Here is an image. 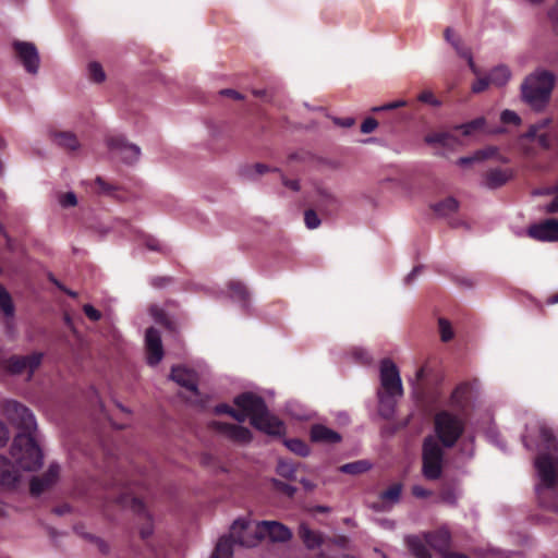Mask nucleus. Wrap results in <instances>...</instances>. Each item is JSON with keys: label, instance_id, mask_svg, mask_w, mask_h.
Wrapping results in <instances>:
<instances>
[{"label": "nucleus", "instance_id": "69168bd1", "mask_svg": "<svg viewBox=\"0 0 558 558\" xmlns=\"http://www.w3.org/2000/svg\"><path fill=\"white\" fill-rule=\"evenodd\" d=\"M220 95L231 97L235 100L244 99V96L242 94H240L239 92H236L234 89H230V88L220 90Z\"/></svg>", "mask_w": 558, "mask_h": 558}, {"label": "nucleus", "instance_id": "c03bdc74", "mask_svg": "<svg viewBox=\"0 0 558 558\" xmlns=\"http://www.w3.org/2000/svg\"><path fill=\"white\" fill-rule=\"evenodd\" d=\"M59 203L64 208L73 207L77 204V198L73 192H66L60 195Z\"/></svg>", "mask_w": 558, "mask_h": 558}, {"label": "nucleus", "instance_id": "58836bf2", "mask_svg": "<svg viewBox=\"0 0 558 558\" xmlns=\"http://www.w3.org/2000/svg\"><path fill=\"white\" fill-rule=\"evenodd\" d=\"M498 149L499 148L497 146L493 145L477 149L475 151V159H477V161L480 162L490 158H495L498 155Z\"/></svg>", "mask_w": 558, "mask_h": 558}, {"label": "nucleus", "instance_id": "7c9ffc66", "mask_svg": "<svg viewBox=\"0 0 558 558\" xmlns=\"http://www.w3.org/2000/svg\"><path fill=\"white\" fill-rule=\"evenodd\" d=\"M284 445L290 451L300 457H307L311 452L308 445L299 438L287 439Z\"/></svg>", "mask_w": 558, "mask_h": 558}, {"label": "nucleus", "instance_id": "e2e57ef3", "mask_svg": "<svg viewBox=\"0 0 558 558\" xmlns=\"http://www.w3.org/2000/svg\"><path fill=\"white\" fill-rule=\"evenodd\" d=\"M153 523L150 519L141 527L140 534L143 539H147L153 534Z\"/></svg>", "mask_w": 558, "mask_h": 558}, {"label": "nucleus", "instance_id": "e433bc0d", "mask_svg": "<svg viewBox=\"0 0 558 558\" xmlns=\"http://www.w3.org/2000/svg\"><path fill=\"white\" fill-rule=\"evenodd\" d=\"M88 73H89V78L95 83H101L106 78L102 66L98 62L89 63Z\"/></svg>", "mask_w": 558, "mask_h": 558}, {"label": "nucleus", "instance_id": "f257e3e1", "mask_svg": "<svg viewBox=\"0 0 558 558\" xmlns=\"http://www.w3.org/2000/svg\"><path fill=\"white\" fill-rule=\"evenodd\" d=\"M8 420L20 430L11 446V456L17 465L26 471H35L43 464V452L36 440L35 416L17 401L5 404Z\"/></svg>", "mask_w": 558, "mask_h": 558}, {"label": "nucleus", "instance_id": "6e6d98bb", "mask_svg": "<svg viewBox=\"0 0 558 558\" xmlns=\"http://www.w3.org/2000/svg\"><path fill=\"white\" fill-rule=\"evenodd\" d=\"M548 17L553 24L556 33H558V0L556 4L549 10Z\"/></svg>", "mask_w": 558, "mask_h": 558}, {"label": "nucleus", "instance_id": "864d4df0", "mask_svg": "<svg viewBox=\"0 0 558 558\" xmlns=\"http://www.w3.org/2000/svg\"><path fill=\"white\" fill-rule=\"evenodd\" d=\"M86 538L94 542L97 545L99 551H101L102 554H107L109 551L108 544L105 541L100 539L99 537L87 534Z\"/></svg>", "mask_w": 558, "mask_h": 558}, {"label": "nucleus", "instance_id": "9b49d317", "mask_svg": "<svg viewBox=\"0 0 558 558\" xmlns=\"http://www.w3.org/2000/svg\"><path fill=\"white\" fill-rule=\"evenodd\" d=\"M527 235L542 242L558 241V219L549 218L529 227Z\"/></svg>", "mask_w": 558, "mask_h": 558}, {"label": "nucleus", "instance_id": "ea45409f", "mask_svg": "<svg viewBox=\"0 0 558 558\" xmlns=\"http://www.w3.org/2000/svg\"><path fill=\"white\" fill-rule=\"evenodd\" d=\"M60 468L58 464H51L41 475V478L51 487L58 480Z\"/></svg>", "mask_w": 558, "mask_h": 558}, {"label": "nucleus", "instance_id": "0e129e2a", "mask_svg": "<svg viewBox=\"0 0 558 558\" xmlns=\"http://www.w3.org/2000/svg\"><path fill=\"white\" fill-rule=\"evenodd\" d=\"M280 177H281L282 183L286 187H288L294 192H298L300 190V183L298 180H290V179L284 178L283 175H280Z\"/></svg>", "mask_w": 558, "mask_h": 558}, {"label": "nucleus", "instance_id": "c85d7f7f", "mask_svg": "<svg viewBox=\"0 0 558 558\" xmlns=\"http://www.w3.org/2000/svg\"><path fill=\"white\" fill-rule=\"evenodd\" d=\"M485 124L486 119L484 117H480L466 123L456 125L454 130L461 131L464 136H469L475 131L483 129Z\"/></svg>", "mask_w": 558, "mask_h": 558}, {"label": "nucleus", "instance_id": "aec40b11", "mask_svg": "<svg viewBox=\"0 0 558 558\" xmlns=\"http://www.w3.org/2000/svg\"><path fill=\"white\" fill-rule=\"evenodd\" d=\"M550 119H543L537 123H534L530 125L529 130L524 134L525 138L537 141V143L544 147L549 148L550 147V138L547 133H539L542 130L546 129L550 124Z\"/></svg>", "mask_w": 558, "mask_h": 558}, {"label": "nucleus", "instance_id": "412c9836", "mask_svg": "<svg viewBox=\"0 0 558 558\" xmlns=\"http://www.w3.org/2000/svg\"><path fill=\"white\" fill-rule=\"evenodd\" d=\"M445 38L447 41H449L452 47L456 49L457 53L461 56L462 58L468 60V64L470 69L475 73V63L472 58L471 50L464 46L463 41L460 37L454 36L453 31L450 27H447L445 29Z\"/></svg>", "mask_w": 558, "mask_h": 558}, {"label": "nucleus", "instance_id": "680f3d73", "mask_svg": "<svg viewBox=\"0 0 558 558\" xmlns=\"http://www.w3.org/2000/svg\"><path fill=\"white\" fill-rule=\"evenodd\" d=\"M130 500H131V507L135 512L145 513V511H146L145 505L140 498L131 497Z\"/></svg>", "mask_w": 558, "mask_h": 558}, {"label": "nucleus", "instance_id": "8fccbe9b", "mask_svg": "<svg viewBox=\"0 0 558 558\" xmlns=\"http://www.w3.org/2000/svg\"><path fill=\"white\" fill-rule=\"evenodd\" d=\"M378 125V122L374 118H366L361 124V132L364 134L372 133Z\"/></svg>", "mask_w": 558, "mask_h": 558}, {"label": "nucleus", "instance_id": "1a4fd4ad", "mask_svg": "<svg viewBox=\"0 0 558 558\" xmlns=\"http://www.w3.org/2000/svg\"><path fill=\"white\" fill-rule=\"evenodd\" d=\"M108 148L114 153L125 163H133L137 161L141 149L134 144H130L123 136H111L107 141Z\"/></svg>", "mask_w": 558, "mask_h": 558}, {"label": "nucleus", "instance_id": "4be33fe9", "mask_svg": "<svg viewBox=\"0 0 558 558\" xmlns=\"http://www.w3.org/2000/svg\"><path fill=\"white\" fill-rule=\"evenodd\" d=\"M19 481V473L9 459L0 456V485L12 487Z\"/></svg>", "mask_w": 558, "mask_h": 558}, {"label": "nucleus", "instance_id": "0eeeda50", "mask_svg": "<svg viewBox=\"0 0 558 558\" xmlns=\"http://www.w3.org/2000/svg\"><path fill=\"white\" fill-rule=\"evenodd\" d=\"M442 445L433 436H427L422 446V473L428 481H436L442 474Z\"/></svg>", "mask_w": 558, "mask_h": 558}, {"label": "nucleus", "instance_id": "09e8293b", "mask_svg": "<svg viewBox=\"0 0 558 558\" xmlns=\"http://www.w3.org/2000/svg\"><path fill=\"white\" fill-rule=\"evenodd\" d=\"M550 192L555 193L556 196L549 204L546 205L545 211L547 214H556L558 213V183L551 189Z\"/></svg>", "mask_w": 558, "mask_h": 558}, {"label": "nucleus", "instance_id": "37998d69", "mask_svg": "<svg viewBox=\"0 0 558 558\" xmlns=\"http://www.w3.org/2000/svg\"><path fill=\"white\" fill-rule=\"evenodd\" d=\"M272 485L276 490L287 495L288 497H293V495L296 492V488L294 486H291L282 481L274 480Z\"/></svg>", "mask_w": 558, "mask_h": 558}, {"label": "nucleus", "instance_id": "338daca9", "mask_svg": "<svg viewBox=\"0 0 558 558\" xmlns=\"http://www.w3.org/2000/svg\"><path fill=\"white\" fill-rule=\"evenodd\" d=\"M231 411H232V408L229 404H227V403L217 404L215 407V409H214V412L216 414H228V415H230Z\"/></svg>", "mask_w": 558, "mask_h": 558}, {"label": "nucleus", "instance_id": "3c124183", "mask_svg": "<svg viewBox=\"0 0 558 558\" xmlns=\"http://www.w3.org/2000/svg\"><path fill=\"white\" fill-rule=\"evenodd\" d=\"M440 499L448 504V505H454L456 501H457V497H456V494L452 489H444L441 490L440 493Z\"/></svg>", "mask_w": 558, "mask_h": 558}, {"label": "nucleus", "instance_id": "b1692460", "mask_svg": "<svg viewBox=\"0 0 558 558\" xmlns=\"http://www.w3.org/2000/svg\"><path fill=\"white\" fill-rule=\"evenodd\" d=\"M409 549L416 558H430V553L426 541L421 539L418 536H409L407 538Z\"/></svg>", "mask_w": 558, "mask_h": 558}, {"label": "nucleus", "instance_id": "dca6fc26", "mask_svg": "<svg viewBox=\"0 0 558 558\" xmlns=\"http://www.w3.org/2000/svg\"><path fill=\"white\" fill-rule=\"evenodd\" d=\"M514 177V171L511 168H492L488 169L483 175V184L487 189L496 190L504 186Z\"/></svg>", "mask_w": 558, "mask_h": 558}, {"label": "nucleus", "instance_id": "6e6552de", "mask_svg": "<svg viewBox=\"0 0 558 558\" xmlns=\"http://www.w3.org/2000/svg\"><path fill=\"white\" fill-rule=\"evenodd\" d=\"M380 383L385 395L389 397L402 396L403 388L399 369L390 360H384L380 365Z\"/></svg>", "mask_w": 558, "mask_h": 558}, {"label": "nucleus", "instance_id": "423d86ee", "mask_svg": "<svg viewBox=\"0 0 558 558\" xmlns=\"http://www.w3.org/2000/svg\"><path fill=\"white\" fill-rule=\"evenodd\" d=\"M466 415L440 410L435 414L434 427L436 439L445 448H452L465 429Z\"/></svg>", "mask_w": 558, "mask_h": 558}, {"label": "nucleus", "instance_id": "c9c22d12", "mask_svg": "<svg viewBox=\"0 0 558 558\" xmlns=\"http://www.w3.org/2000/svg\"><path fill=\"white\" fill-rule=\"evenodd\" d=\"M438 327L441 341L448 342L453 338L454 333L449 320H447L446 318H439Z\"/></svg>", "mask_w": 558, "mask_h": 558}, {"label": "nucleus", "instance_id": "2f4dec72", "mask_svg": "<svg viewBox=\"0 0 558 558\" xmlns=\"http://www.w3.org/2000/svg\"><path fill=\"white\" fill-rule=\"evenodd\" d=\"M393 397L386 395L379 396V414L385 418H390L395 413Z\"/></svg>", "mask_w": 558, "mask_h": 558}, {"label": "nucleus", "instance_id": "473e14b6", "mask_svg": "<svg viewBox=\"0 0 558 558\" xmlns=\"http://www.w3.org/2000/svg\"><path fill=\"white\" fill-rule=\"evenodd\" d=\"M369 469V463L364 460L345 463L340 466V471L345 474H361L366 472Z\"/></svg>", "mask_w": 558, "mask_h": 558}, {"label": "nucleus", "instance_id": "39448f33", "mask_svg": "<svg viewBox=\"0 0 558 558\" xmlns=\"http://www.w3.org/2000/svg\"><path fill=\"white\" fill-rule=\"evenodd\" d=\"M555 82V75L546 70L530 74L521 85L522 99L537 111L544 109L549 102Z\"/></svg>", "mask_w": 558, "mask_h": 558}, {"label": "nucleus", "instance_id": "a19ab883", "mask_svg": "<svg viewBox=\"0 0 558 558\" xmlns=\"http://www.w3.org/2000/svg\"><path fill=\"white\" fill-rule=\"evenodd\" d=\"M304 222L308 229H316L320 225V219L314 209H307L304 213Z\"/></svg>", "mask_w": 558, "mask_h": 558}, {"label": "nucleus", "instance_id": "bb28decb", "mask_svg": "<svg viewBox=\"0 0 558 558\" xmlns=\"http://www.w3.org/2000/svg\"><path fill=\"white\" fill-rule=\"evenodd\" d=\"M54 142L57 145L68 150H75L80 146L78 140L71 132L54 133Z\"/></svg>", "mask_w": 558, "mask_h": 558}, {"label": "nucleus", "instance_id": "ddd939ff", "mask_svg": "<svg viewBox=\"0 0 558 558\" xmlns=\"http://www.w3.org/2000/svg\"><path fill=\"white\" fill-rule=\"evenodd\" d=\"M43 354L33 353L25 356H12L8 360V369L12 374H22L28 371L31 374L41 364Z\"/></svg>", "mask_w": 558, "mask_h": 558}, {"label": "nucleus", "instance_id": "72a5a7b5", "mask_svg": "<svg viewBox=\"0 0 558 558\" xmlns=\"http://www.w3.org/2000/svg\"><path fill=\"white\" fill-rule=\"evenodd\" d=\"M277 473L288 480H292L296 473V466L294 463L286 460H279L277 465Z\"/></svg>", "mask_w": 558, "mask_h": 558}, {"label": "nucleus", "instance_id": "f8f14e48", "mask_svg": "<svg viewBox=\"0 0 558 558\" xmlns=\"http://www.w3.org/2000/svg\"><path fill=\"white\" fill-rule=\"evenodd\" d=\"M211 426L219 433L226 435L231 440L239 444H248L252 438V432L242 425L223 423V422H213Z\"/></svg>", "mask_w": 558, "mask_h": 558}, {"label": "nucleus", "instance_id": "4468645a", "mask_svg": "<svg viewBox=\"0 0 558 558\" xmlns=\"http://www.w3.org/2000/svg\"><path fill=\"white\" fill-rule=\"evenodd\" d=\"M145 342L148 364L157 365L163 356V349L159 331L154 327H149L145 333Z\"/></svg>", "mask_w": 558, "mask_h": 558}, {"label": "nucleus", "instance_id": "49530a36", "mask_svg": "<svg viewBox=\"0 0 558 558\" xmlns=\"http://www.w3.org/2000/svg\"><path fill=\"white\" fill-rule=\"evenodd\" d=\"M83 312L92 322H98L101 318L100 311H98L90 304H85L83 306Z\"/></svg>", "mask_w": 558, "mask_h": 558}, {"label": "nucleus", "instance_id": "a878e982", "mask_svg": "<svg viewBox=\"0 0 558 558\" xmlns=\"http://www.w3.org/2000/svg\"><path fill=\"white\" fill-rule=\"evenodd\" d=\"M230 295L233 300L241 303L243 307L248 305L250 293L246 287L240 281H231L229 283Z\"/></svg>", "mask_w": 558, "mask_h": 558}, {"label": "nucleus", "instance_id": "f03ea898", "mask_svg": "<svg viewBox=\"0 0 558 558\" xmlns=\"http://www.w3.org/2000/svg\"><path fill=\"white\" fill-rule=\"evenodd\" d=\"M291 537V531L277 521H262L252 526L245 520L239 519L231 525L230 535L219 538L211 558H232L234 544L254 547L265 538H269L271 542H287Z\"/></svg>", "mask_w": 558, "mask_h": 558}, {"label": "nucleus", "instance_id": "a211bd4d", "mask_svg": "<svg viewBox=\"0 0 558 558\" xmlns=\"http://www.w3.org/2000/svg\"><path fill=\"white\" fill-rule=\"evenodd\" d=\"M170 378L178 385L186 388L195 395H198L197 375L194 371L183 366H173L171 369Z\"/></svg>", "mask_w": 558, "mask_h": 558}, {"label": "nucleus", "instance_id": "13d9d810", "mask_svg": "<svg viewBox=\"0 0 558 558\" xmlns=\"http://www.w3.org/2000/svg\"><path fill=\"white\" fill-rule=\"evenodd\" d=\"M404 105H405L404 101L398 100V101L389 102V104L384 105L381 107H374L372 110L374 112L381 111V110H393V109H397V108L402 107Z\"/></svg>", "mask_w": 558, "mask_h": 558}, {"label": "nucleus", "instance_id": "f3484780", "mask_svg": "<svg viewBox=\"0 0 558 558\" xmlns=\"http://www.w3.org/2000/svg\"><path fill=\"white\" fill-rule=\"evenodd\" d=\"M471 385L466 381L459 384L450 395L449 405L457 411V413L465 415L471 397Z\"/></svg>", "mask_w": 558, "mask_h": 558}, {"label": "nucleus", "instance_id": "6ab92c4d", "mask_svg": "<svg viewBox=\"0 0 558 558\" xmlns=\"http://www.w3.org/2000/svg\"><path fill=\"white\" fill-rule=\"evenodd\" d=\"M310 437L313 442L328 445L338 444L342 439L341 435L338 432L323 424H314L311 427Z\"/></svg>", "mask_w": 558, "mask_h": 558}, {"label": "nucleus", "instance_id": "5fc2aeb1", "mask_svg": "<svg viewBox=\"0 0 558 558\" xmlns=\"http://www.w3.org/2000/svg\"><path fill=\"white\" fill-rule=\"evenodd\" d=\"M86 538L94 542L97 545L99 551H101L102 554H107L109 551L108 544L105 541L100 539L99 537L87 534Z\"/></svg>", "mask_w": 558, "mask_h": 558}, {"label": "nucleus", "instance_id": "f704fd0d", "mask_svg": "<svg viewBox=\"0 0 558 558\" xmlns=\"http://www.w3.org/2000/svg\"><path fill=\"white\" fill-rule=\"evenodd\" d=\"M402 485L400 483L392 484L380 494V498L385 501L396 502L400 499Z\"/></svg>", "mask_w": 558, "mask_h": 558}, {"label": "nucleus", "instance_id": "5701e85b", "mask_svg": "<svg viewBox=\"0 0 558 558\" xmlns=\"http://www.w3.org/2000/svg\"><path fill=\"white\" fill-rule=\"evenodd\" d=\"M299 534L305 546L310 549L317 548L323 544L322 536L306 524L300 525Z\"/></svg>", "mask_w": 558, "mask_h": 558}, {"label": "nucleus", "instance_id": "4c0bfd02", "mask_svg": "<svg viewBox=\"0 0 558 558\" xmlns=\"http://www.w3.org/2000/svg\"><path fill=\"white\" fill-rule=\"evenodd\" d=\"M48 488V484L41 478V476H35L32 478L29 484V492L33 496L37 497Z\"/></svg>", "mask_w": 558, "mask_h": 558}, {"label": "nucleus", "instance_id": "cd10ccee", "mask_svg": "<svg viewBox=\"0 0 558 558\" xmlns=\"http://www.w3.org/2000/svg\"><path fill=\"white\" fill-rule=\"evenodd\" d=\"M492 84L504 86L510 78V70L505 65L496 66L488 75Z\"/></svg>", "mask_w": 558, "mask_h": 558}, {"label": "nucleus", "instance_id": "052dcab7", "mask_svg": "<svg viewBox=\"0 0 558 558\" xmlns=\"http://www.w3.org/2000/svg\"><path fill=\"white\" fill-rule=\"evenodd\" d=\"M10 438L8 427L0 421V447H4Z\"/></svg>", "mask_w": 558, "mask_h": 558}, {"label": "nucleus", "instance_id": "bf43d9fd", "mask_svg": "<svg viewBox=\"0 0 558 558\" xmlns=\"http://www.w3.org/2000/svg\"><path fill=\"white\" fill-rule=\"evenodd\" d=\"M145 244L148 250L163 252V245L157 239L148 238Z\"/></svg>", "mask_w": 558, "mask_h": 558}, {"label": "nucleus", "instance_id": "7ed1b4c3", "mask_svg": "<svg viewBox=\"0 0 558 558\" xmlns=\"http://www.w3.org/2000/svg\"><path fill=\"white\" fill-rule=\"evenodd\" d=\"M539 447L544 450L535 459V466L541 480L536 487L539 505L558 511V441L553 430L546 425L538 426Z\"/></svg>", "mask_w": 558, "mask_h": 558}, {"label": "nucleus", "instance_id": "20e7f679", "mask_svg": "<svg viewBox=\"0 0 558 558\" xmlns=\"http://www.w3.org/2000/svg\"><path fill=\"white\" fill-rule=\"evenodd\" d=\"M234 404L239 410L232 408L230 416L239 423L247 417L252 426L271 436H280L284 433V425L277 416L268 412L264 399L253 392H243L234 398Z\"/></svg>", "mask_w": 558, "mask_h": 558}, {"label": "nucleus", "instance_id": "4d7b16f0", "mask_svg": "<svg viewBox=\"0 0 558 558\" xmlns=\"http://www.w3.org/2000/svg\"><path fill=\"white\" fill-rule=\"evenodd\" d=\"M171 281H172V278H171V277H167V276H157V277H154V278L151 279V284H153L155 288H163V287L168 286Z\"/></svg>", "mask_w": 558, "mask_h": 558}, {"label": "nucleus", "instance_id": "a18cd8bd", "mask_svg": "<svg viewBox=\"0 0 558 558\" xmlns=\"http://www.w3.org/2000/svg\"><path fill=\"white\" fill-rule=\"evenodd\" d=\"M418 100L434 107H439L441 105L440 100H438L430 90H423L418 95Z\"/></svg>", "mask_w": 558, "mask_h": 558}, {"label": "nucleus", "instance_id": "c756f323", "mask_svg": "<svg viewBox=\"0 0 558 558\" xmlns=\"http://www.w3.org/2000/svg\"><path fill=\"white\" fill-rule=\"evenodd\" d=\"M425 142L430 145L439 144L441 146H449L451 142H457V138L448 132H435L427 134Z\"/></svg>", "mask_w": 558, "mask_h": 558}, {"label": "nucleus", "instance_id": "de8ad7c7", "mask_svg": "<svg viewBox=\"0 0 558 558\" xmlns=\"http://www.w3.org/2000/svg\"><path fill=\"white\" fill-rule=\"evenodd\" d=\"M489 84H492V82L488 76L477 78L472 85V92L476 94L482 93L489 86Z\"/></svg>", "mask_w": 558, "mask_h": 558}, {"label": "nucleus", "instance_id": "2eb2a0df", "mask_svg": "<svg viewBox=\"0 0 558 558\" xmlns=\"http://www.w3.org/2000/svg\"><path fill=\"white\" fill-rule=\"evenodd\" d=\"M317 198L315 206L325 216H333L340 208V201L330 191L318 186L316 189Z\"/></svg>", "mask_w": 558, "mask_h": 558}, {"label": "nucleus", "instance_id": "603ef678", "mask_svg": "<svg viewBox=\"0 0 558 558\" xmlns=\"http://www.w3.org/2000/svg\"><path fill=\"white\" fill-rule=\"evenodd\" d=\"M412 495L415 496L416 498H428L429 496H432V492L421 485H414L412 487Z\"/></svg>", "mask_w": 558, "mask_h": 558}, {"label": "nucleus", "instance_id": "774afa93", "mask_svg": "<svg viewBox=\"0 0 558 558\" xmlns=\"http://www.w3.org/2000/svg\"><path fill=\"white\" fill-rule=\"evenodd\" d=\"M95 183L99 186V192L101 193H110L112 187L106 183L100 177H97Z\"/></svg>", "mask_w": 558, "mask_h": 558}, {"label": "nucleus", "instance_id": "79ce46f5", "mask_svg": "<svg viewBox=\"0 0 558 558\" xmlns=\"http://www.w3.org/2000/svg\"><path fill=\"white\" fill-rule=\"evenodd\" d=\"M500 121L504 124H513V125L521 124V118L519 117V114L509 109H506L501 112Z\"/></svg>", "mask_w": 558, "mask_h": 558}, {"label": "nucleus", "instance_id": "9d476101", "mask_svg": "<svg viewBox=\"0 0 558 558\" xmlns=\"http://www.w3.org/2000/svg\"><path fill=\"white\" fill-rule=\"evenodd\" d=\"M13 47L25 70L31 74H36L39 68V56L36 46L27 41H15Z\"/></svg>", "mask_w": 558, "mask_h": 558}, {"label": "nucleus", "instance_id": "393cba45", "mask_svg": "<svg viewBox=\"0 0 558 558\" xmlns=\"http://www.w3.org/2000/svg\"><path fill=\"white\" fill-rule=\"evenodd\" d=\"M459 208V202L454 197H447L432 205V209L440 217H447Z\"/></svg>", "mask_w": 558, "mask_h": 558}]
</instances>
